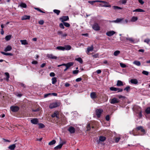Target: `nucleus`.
Wrapping results in <instances>:
<instances>
[{
	"label": "nucleus",
	"instance_id": "3c124183",
	"mask_svg": "<svg viewBox=\"0 0 150 150\" xmlns=\"http://www.w3.org/2000/svg\"><path fill=\"white\" fill-rule=\"evenodd\" d=\"M150 42V39H145L144 40V42L146 43L147 44H149Z\"/></svg>",
	"mask_w": 150,
	"mask_h": 150
},
{
	"label": "nucleus",
	"instance_id": "bf43d9fd",
	"mask_svg": "<svg viewBox=\"0 0 150 150\" xmlns=\"http://www.w3.org/2000/svg\"><path fill=\"white\" fill-rule=\"evenodd\" d=\"M82 80L81 78H79L76 79V82H79L81 81Z\"/></svg>",
	"mask_w": 150,
	"mask_h": 150
},
{
	"label": "nucleus",
	"instance_id": "c85d7f7f",
	"mask_svg": "<svg viewBox=\"0 0 150 150\" xmlns=\"http://www.w3.org/2000/svg\"><path fill=\"white\" fill-rule=\"evenodd\" d=\"M52 83L53 84H54L57 82V79L56 77H54L52 78Z\"/></svg>",
	"mask_w": 150,
	"mask_h": 150
},
{
	"label": "nucleus",
	"instance_id": "052dcab7",
	"mask_svg": "<svg viewBox=\"0 0 150 150\" xmlns=\"http://www.w3.org/2000/svg\"><path fill=\"white\" fill-rule=\"evenodd\" d=\"M117 97L120 99V98H125V97L121 95H118L117 96Z\"/></svg>",
	"mask_w": 150,
	"mask_h": 150
},
{
	"label": "nucleus",
	"instance_id": "79ce46f5",
	"mask_svg": "<svg viewBox=\"0 0 150 150\" xmlns=\"http://www.w3.org/2000/svg\"><path fill=\"white\" fill-rule=\"evenodd\" d=\"M120 52L119 51L117 50L115 51L114 53V55L115 56H117L120 53Z\"/></svg>",
	"mask_w": 150,
	"mask_h": 150
},
{
	"label": "nucleus",
	"instance_id": "de8ad7c7",
	"mask_svg": "<svg viewBox=\"0 0 150 150\" xmlns=\"http://www.w3.org/2000/svg\"><path fill=\"white\" fill-rule=\"evenodd\" d=\"M39 128H42L45 127V125L42 123H40L39 124Z\"/></svg>",
	"mask_w": 150,
	"mask_h": 150
},
{
	"label": "nucleus",
	"instance_id": "e2e57ef3",
	"mask_svg": "<svg viewBox=\"0 0 150 150\" xmlns=\"http://www.w3.org/2000/svg\"><path fill=\"white\" fill-rule=\"evenodd\" d=\"M98 56V54H95L92 55V56L95 58H97Z\"/></svg>",
	"mask_w": 150,
	"mask_h": 150
},
{
	"label": "nucleus",
	"instance_id": "2f4dec72",
	"mask_svg": "<svg viewBox=\"0 0 150 150\" xmlns=\"http://www.w3.org/2000/svg\"><path fill=\"white\" fill-rule=\"evenodd\" d=\"M11 37V35H7L6 36L5 39L6 41H8L10 40Z\"/></svg>",
	"mask_w": 150,
	"mask_h": 150
},
{
	"label": "nucleus",
	"instance_id": "393cba45",
	"mask_svg": "<svg viewBox=\"0 0 150 150\" xmlns=\"http://www.w3.org/2000/svg\"><path fill=\"white\" fill-rule=\"evenodd\" d=\"M106 139L105 137L103 136H100L99 137V140L101 142H104Z\"/></svg>",
	"mask_w": 150,
	"mask_h": 150
},
{
	"label": "nucleus",
	"instance_id": "13d9d810",
	"mask_svg": "<svg viewBox=\"0 0 150 150\" xmlns=\"http://www.w3.org/2000/svg\"><path fill=\"white\" fill-rule=\"evenodd\" d=\"M44 21L43 20H41L38 22L39 23L40 25H42L44 23Z\"/></svg>",
	"mask_w": 150,
	"mask_h": 150
},
{
	"label": "nucleus",
	"instance_id": "39448f33",
	"mask_svg": "<svg viewBox=\"0 0 150 150\" xmlns=\"http://www.w3.org/2000/svg\"><path fill=\"white\" fill-rule=\"evenodd\" d=\"M69 19V17L68 16H62L59 18V20L62 22L66 21Z\"/></svg>",
	"mask_w": 150,
	"mask_h": 150
},
{
	"label": "nucleus",
	"instance_id": "bb28decb",
	"mask_svg": "<svg viewBox=\"0 0 150 150\" xmlns=\"http://www.w3.org/2000/svg\"><path fill=\"white\" fill-rule=\"evenodd\" d=\"M64 50H69L71 49V47L70 45H66L64 47Z\"/></svg>",
	"mask_w": 150,
	"mask_h": 150
},
{
	"label": "nucleus",
	"instance_id": "a19ab883",
	"mask_svg": "<svg viewBox=\"0 0 150 150\" xmlns=\"http://www.w3.org/2000/svg\"><path fill=\"white\" fill-rule=\"evenodd\" d=\"M20 6L23 8H26L27 7V6L26 4L24 3H21V4L20 5Z\"/></svg>",
	"mask_w": 150,
	"mask_h": 150
},
{
	"label": "nucleus",
	"instance_id": "49530a36",
	"mask_svg": "<svg viewBox=\"0 0 150 150\" xmlns=\"http://www.w3.org/2000/svg\"><path fill=\"white\" fill-rule=\"evenodd\" d=\"M120 138V137H116L115 139V141L116 143H117L119 141Z\"/></svg>",
	"mask_w": 150,
	"mask_h": 150
},
{
	"label": "nucleus",
	"instance_id": "f704fd0d",
	"mask_svg": "<svg viewBox=\"0 0 150 150\" xmlns=\"http://www.w3.org/2000/svg\"><path fill=\"white\" fill-rule=\"evenodd\" d=\"M112 7L115 10L116 9H122V8H121L120 7L118 6H112Z\"/></svg>",
	"mask_w": 150,
	"mask_h": 150
},
{
	"label": "nucleus",
	"instance_id": "6e6552de",
	"mask_svg": "<svg viewBox=\"0 0 150 150\" xmlns=\"http://www.w3.org/2000/svg\"><path fill=\"white\" fill-rule=\"evenodd\" d=\"M91 98L93 99H94L97 98V96L95 92H92L90 93Z\"/></svg>",
	"mask_w": 150,
	"mask_h": 150
},
{
	"label": "nucleus",
	"instance_id": "6e6d98bb",
	"mask_svg": "<svg viewBox=\"0 0 150 150\" xmlns=\"http://www.w3.org/2000/svg\"><path fill=\"white\" fill-rule=\"evenodd\" d=\"M88 2L91 4V5H93V4L96 2V1H88Z\"/></svg>",
	"mask_w": 150,
	"mask_h": 150
},
{
	"label": "nucleus",
	"instance_id": "1a4fd4ad",
	"mask_svg": "<svg viewBox=\"0 0 150 150\" xmlns=\"http://www.w3.org/2000/svg\"><path fill=\"white\" fill-rule=\"evenodd\" d=\"M65 143H66L65 142H61V144H59V145H58V146H56V147H55L54 148V149L57 150L58 149H60L62 148V145L64 144H65Z\"/></svg>",
	"mask_w": 150,
	"mask_h": 150
},
{
	"label": "nucleus",
	"instance_id": "37998d69",
	"mask_svg": "<svg viewBox=\"0 0 150 150\" xmlns=\"http://www.w3.org/2000/svg\"><path fill=\"white\" fill-rule=\"evenodd\" d=\"M145 112L148 114H150V107L147 108L145 110Z\"/></svg>",
	"mask_w": 150,
	"mask_h": 150
},
{
	"label": "nucleus",
	"instance_id": "7ed1b4c3",
	"mask_svg": "<svg viewBox=\"0 0 150 150\" xmlns=\"http://www.w3.org/2000/svg\"><path fill=\"white\" fill-rule=\"evenodd\" d=\"M120 100L117 98H114L110 100V102L111 104H114L119 103Z\"/></svg>",
	"mask_w": 150,
	"mask_h": 150
},
{
	"label": "nucleus",
	"instance_id": "412c9836",
	"mask_svg": "<svg viewBox=\"0 0 150 150\" xmlns=\"http://www.w3.org/2000/svg\"><path fill=\"white\" fill-rule=\"evenodd\" d=\"M116 85L117 86H121L123 85L122 82L120 80H118Z\"/></svg>",
	"mask_w": 150,
	"mask_h": 150
},
{
	"label": "nucleus",
	"instance_id": "7c9ffc66",
	"mask_svg": "<svg viewBox=\"0 0 150 150\" xmlns=\"http://www.w3.org/2000/svg\"><path fill=\"white\" fill-rule=\"evenodd\" d=\"M127 1V0H121L119 1V3L120 4H125Z\"/></svg>",
	"mask_w": 150,
	"mask_h": 150
},
{
	"label": "nucleus",
	"instance_id": "dca6fc26",
	"mask_svg": "<svg viewBox=\"0 0 150 150\" xmlns=\"http://www.w3.org/2000/svg\"><path fill=\"white\" fill-rule=\"evenodd\" d=\"M52 117L53 118L56 117L57 119H59V117L58 112L57 111H55L54 113L52 115Z\"/></svg>",
	"mask_w": 150,
	"mask_h": 150
},
{
	"label": "nucleus",
	"instance_id": "f3484780",
	"mask_svg": "<svg viewBox=\"0 0 150 150\" xmlns=\"http://www.w3.org/2000/svg\"><path fill=\"white\" fill-rule=\"evenodd\" d=\"M130 82L134 84H137L138 83L137 80L136 79H131L130 80Z\"/></svg>",
	"mask_w": 150,
	"mask_h": 150
},
{
	"label": "nucleus",
	"instance_id": "ea45409f",
	"mask_svg": "<svg viewBox=\"0 0 150 150\" xmlns=\"http://www.w3.org/2000/svg\"><path fill=\"white\" fill-rule=\"evenodd\" d=\"M99 5L101 6L104 7H111V6L110 5H102V4H100Z\"/></svg>",
	"mask_w": 150,
	"mask_h": 150
},
{
	"label": "nucleus",
	"instance_id": "9d476101",
	"mask_svg": "<svg viewBox=\"0 0 150 150\" xmlns=\"http://www.w3.org/2000/svg\"><path fill=\"white\" fill-rule=\"evenodd\" d=\"M74 64V63L73 62H69L67 64H63V65L69 68L70 67L72 66Z\"/></svg>",
	"mask_w": 150,
	"mask_h": 150
},
{
	"label": "nucleus",
	"instance_id": "864d4df0",
	"mask_svg": "<svg viewBox=\"0 0 150 150\" xmlns=\"http://www.w3.org/2000/svg\"><path fill=\"white\" fill-rule=\"evenodd\" d=\"M120 65L122 68H125L126 67V66L124 64L122 63H120Z\"/></svg>",
	"mask_w": 150,
	"mask_h": 150
},
{
	"label": "nucleus",
	"instance_id": "9b49d317",
	"mask_svg": "<svg viewBox=\"0 0 150 150\" xmlns=\"http://www.w3.org/2000/svg\"><path fill=\"white\" fill-rule=\"evenodd\" d=\"M115 33V32L114 31H110L107 32L106 35L108 36H111L113 35Z\"/></svg>",
	"mask_w": 150,
	"mask_h": 150
},
{
	"label": "nucleus",
	"instance_id": "4d7b16f0",
	"mask_svg": "<svg viewBox=\"0 0 150 150\" xmlns=\"http://www.w3.org/2000/svg\"><path fill=\"white\" fill-rule=\"evenodd\" d=\"M63 24H63L62 23H60L59 25V27L61 28L64 29V27Z\"/></svg>",
	"mask_w": 150,
	"mask_h": 150
},
{
	"label": "nucleus",
	"instance_id": "f8f14e48",
	"mask_svg": "<svg viewBox=\"0 0 150 150\" xmlns=\"http://www.w3.org/2000/svg\"><path fill=\"white\" fill-rule=\"evenodd\" d=\"M68 130L71 134L74 133L75 131V129L72 126L70 127Z\"/></svg>",
	"mask_w": 150,
	"mask_h": 150
},
{
	"label": "nucleus",
	"instance_id": "680f3d73",
	"mask_svg": "<svg viewBox=\"0 0 150 150\" xmlns=\"http://www.w3.org/2000/svg\"><path fill=\"white\" fill-rule=\"evenodd\" d=\"M50 76L53 77L55 76V74L53 72H51L50 73Z\"/></svg>",
	"mask_w": 150,
	"mask_h": 150
},
{
	"label": "nucleus",
	"instance_id": "a18cd8bd",
	"mask_svg": "<svg viewBox=\"0 0 150 150\" xmlns=\"http://www.w3.org/2000/svg\"><path fill=\"white\" fill-rule=\"evenodd\" d=\"M34 9L37 10L38 11L41 12V13H45V12H44L43 11H42L40 9V8H34Z\"/></svg>",
	"mask_w": 150,
	"mask_h": 150
},
{
	"label": "nucleus",
	"instance_id": "6ab92c4d",
	"mask_svg": "<svg viewBox=\"0 0 150 150\" xmlns=\"http://www.w3.org/2000/svg\"><path fill=\"white\" fill-rule=\"evenodd\" d=\"M12 48L10 45L7 46L6 47L4 51L5 52L10 51L11 50Z\"/></svg>",
	"mask_w": 150,
	"mask_h": 150
},
{
	"label": "nucleus",
	"instance_id": "69168bd1",
	"mask_svg": "<svg viewBox=\"0 0 150 150\" xmlns=\"http://www.w3.org/2000/svg\"><path fill=\"white\" fill-rule=\"evenodd\" d=\"M142 126H138V127H137L136 128V129L138 130H140L141 129V128H142Z\"/></svg>",
	"mask_w": 150,
	"mask_h": 150
},
{
	"label": "nucleus",
	"instance_id": "5fc2aeb1",
	"mask_svg": "<svg viewBox=\"0 0 150 150\" xmlns=\"http://www.w3.org/2000/svg\"><path fill=\"white\" fill-rule=\"evenodd\" d=\"M79 72V71L78 70H74L73 71V73L74 74H77Z\"/></svg>",
	"mask_w": 150,
	"mask_h": 150
},
{
	"label": "nucleus",
	"instance_id": "c9c22d12",
	"mask_svg": "<svg viewBox=\"0 0 150 150\" xmlns=\"http://www.w3.org/2000/svg\"><path fill=\"white\" fill-rule=\"evenodd\" d=\"M56 49H57L58 50H64V47H62V46H58L56 48Z\"/></svg>",
	"mask_w": 150,
	"mask_h": 150
},
{
	"label": "nucleus",
	"instance_id": "aec40b11",
	"mask_svg": "<svg viewBox=\"0 0 150 150\" xmlns=\"http://www.w3.org/2000/svg\"><path fill=\"white\" fill-rule=\"evenodd\" d=\"M16 147V145L14 144L9 146L8 147V148L11 150H13L15 149Z\"/></svg>",
	"mask_w": 150,
	"mask_h": 150
},
{
	"label": "nucleus",
	"instance_id": "8fccbe9b",
	"mask_svg": "<svg viewBox=\"0 0 150 150\" xmlns=\"http://www.w3.org/2000/svg\"><path fill=\"white\" fill-rule=\"evenodd\" d=\"M142 73L145 75H148L149 74V73L148 71H143Z\"/></svg>",
	"mask_w": 150,
	"mask_h": 150
},
{
	"label": "nucleus",
	"instance_id": "58836bf2",
	"mask_svg": "<svg viewBox=\"0 0 150 150\" xmlns=\"http://www.w3.org/2000/svg\"><path fill=\"white\" fill-rule=\"evenodd\" d=\"M54 12L56 13L57 15H59L60 13V11L57 9H54L53 11Z\"/></svg>",
	"mask_w": 150,
	"mask_h": 150
},
{
	"label": "nucleus",
	"instance_id": "e433bc0d",
	"mask_svg": "<svg viewBox=\"0 0 150 150\" xmlns=\"http://www.w3.org/2000/svg\"><path fill=\"white\" fill-rule=\"evenodd\" d=\"M5 74L6 76V80L8 81L9 78L10 76L9 74V73L8 72H5Z\"/></svg>",
	"mask_w": 150,
	"mask_h": 150
},
{
	"label": "nucleus",
	"instance_id": "c756f323",
	"mask_svg": "<svg viewBox=\"0 0 150 150\" xmlns=\"http://www.w3.org/2000/svg\"><path fill=\"white\" fill-rule=\"evenodd\" d=\"M75 60L79 62L80 63L82 64L83 63V60L80 57H79L78 58H76Z\"/></svg>",
	"mask_w": 150,
	"mask_h": 150
},
{
	"label": "nucleus",
	"instance_id": "5701e85b",
	"mask_svg": "<svg viewBox=\"0 0 150 150\" xmlns=\"http://www.w3.org/2000/svg\"><path fill=\"white\" fill-rule=\"evenodd\" d=\"M133 64L137 66H140L141 65V63L139 61H135L133 62Z\"/></svg>",
	"mask_w": 150,
	"mask_h": 150
},
{
	"label": "nucleus",
	"instance_id": "cd10ccee",
	"mask_svg": "<svg viewBox=\"0 0 150 150\" xmlns=\"http://www.w3.org/2000/svg\"><path fill=\"white\" fill-rule=\"evenodd\" d=\"M20 42L22 45H26L28 44V42L26 40H20Z\"/></svg>",
	"mask_w": 150,
	"mask_h": 150
},
{
	"label": "nucleus",
	"instance_id": "2eb2a0df",
	"mask_svg": "<svg viewBox=\"0 0 150 150\" xmlns=\"http://www.w3.org/2000/svg\"><path fill=\"white\" fill-rule=\"evenodd\" d=\"M93 45H92L91 47H88L87 48V50L86 51V53L88 54L90 51H93Z\"/></svg>",
	"mask_w": 150,
	"mask_h": 150
},
{
	"label": "nucleus",
	"instance_id": "72a5a7b5",
	"mask_svg": "<svg viewBox=\"0 0 150 150\" xmlns=\"http://www.w3.org/2000/svg\"><path fill=\"white\" fill-rule=\"evenodd\" d=\"M1 53L2 54L6 55L12 56L13 55L12 53H5L4 52H1Z\"/></svg>",
	"mask_w": 150,
	"mask_h": 150
},
{
	"label": "nucleus",
	"instance_id": "4be33fe9",
	"mask_svg": "<svg viewBox=\"0 0 150 150\" xmlns=\"http://www.w3.org/2000/svg\"><path fill=\"white\" fill-rule=\"evenodd\" d=\"M138 20V18L136 16H133L130 20L131 22H134Z\"/></svg>",
	"mask_w": 150,
	"mask_h": 150
},
{
	"label": "nucleus",
	"instance_id": "0e129e2a",
	"mask_svg": "<svg viewBox=\"0 0 150 150\" xmlns=\"http://www.w3.org/2000/svg\"><path fill=\"white\" fill-rule=\"evenodd\" d=\"M105 119L106 120L109 121L110 119V117L109 115H107Z\"/></svg>",
	"mask_w": 150,
	"mask_h": 150
},
{
	"label": "nucleus",
	"instance_id": "473e14b6",
	"mask_svg": "<svg viewBox=\"0 0 150 150\" xmlns=\"http://www.w3.org/2000/svg\"><path fill=\"white\" fill-rule=\"evenodd\" d=\"M110 89L112 91H116L118 90V88L112 87L110 88Z\"/></svg>",
	"mask_w": 150,
	"mask_h": 150
},
{
	"label": "nucleus",
	"instance_id": "f257e3e1",
	"mask_svg": "<svg viewBox=\"0 0 150 150\" xmlns=\"http://www.w3.org/2000/svg\"><path fill=\"white\" fill-rule=\"evenodd\" d=\"M60 105L59 103L57 102H54L50 104L49 105V108L51 109H52L59 106Z\"/></svg>",
	"mask_w": 150,
	"mask_h": 150
},
{
	"label": "nucleus",
	"instance_id": "ddd939ff",
	"mask_svg": "<svg viewBox=\"0 0 150 150\" xmlns=\"http://www.w3.org/2000/svg\"><path fill=\"white\" fill-rule=\"evenodd\" d=\"M31 123L33 124L36 125L38 122V120L37 118H34L30 120Z\"/></svg>",
	"mask_w": 150,
	"mask_h": 150
},
{
	"label": "nucleus",
	"instance_id": "f03ea898",
	"mask_svg": "<svg viewBox=\"0 0 150 150\" xmlns=\"http://www.w3.org/2000/svg\"><path fill=\"white\" fill-rule=\"evenodd\" d=\"M103 110L101 109H97L96 110V115L98 118H99Z\"/></svg>",
	"mask_w": 150,
	"mask_h": 150
},
{
	"label": "nucleus",
	"instance_id": "4c0bfd02",
	"mask_svg": "<svg viewBox=\"0 0 150 150\" xmlns=\"http://www.w3.org/2000/svg\"><path fill=\"white\" fill-rule=\"evenodd\" d=\"M56 141L54 140H53L49 143V144L51 145L54 144L56 143Z\"/></svg>",
	"mask_w": 150,
	"mask_h": 150
},
{
	"label": "nucleus",
	"instance_id": "a211bd4d",
	"mask_svg": "<svg viewBox=\"0 0 150 150\" xmlns=\"http://www.w3.org/2000/svg\"><path fill=\"white\" fill-rule=\"evenodd\" d=\"M30 16H29L25 15L23 16L21 18L22 20L29 19L30 18Z\"/></svg>",
	"mask_w": 150,
	"mask_h": 150
},
{
	"label": "nucleus",
	"instance_id": "423d86ee",
	"mask_svg": "<svg viewBox=\"0 0 150 150\" xmlns=\"http://www.w3.org/2000/svg\"><path fill=\"white\" fill-rule=\"evenodd\" d=\"M10 109L12 112H16L19 110V108L17 106H12L10 107Z\"/></svg>",
	"mask_w": 150,
	"mask_h": 150
},
{
	"label": "nucleus",
	"instance_id": "b1692460",
	"mask_svg": "<svg viewBox=\"0 0 150 150\" xmlns=\"http://www.w3.org/2000/svg\"><path fill=\"white\" fill-rule=\"evenodd\" d=\"M133 12H144V11L140 8H137L134 10L133 11Z\"/></svg>",
	"mask_w": 150,
	"mask_h": 150
},
{
	"label": "nucleus",
	"instance_id": "4468645a",
	"mask_svg": "<svg viewBox=\"0 0 150 150\" xmlns=\"http://www.w3.org/2000/svg\"><path fill=\"white\" fill-rule=\"evenodd\" d=\"M123 19V18H118L116 20H115L111 21H110L109 22H110L119 23L121 22L122 21Z\"/></svg>",
	"mask_w": 150,
	"mask_h": 150
},
{
	"label": "nucleus",
	"instance_id": "20e7f679",
	"mask_svg": "<svg viewBox=\"0 0 150 150\" xmlns=\"http://www.w3.org/2000/svg\"><path fill=\"white\" fill-rule=\"evenodd\" d=\"M92 27L94 30H100V27L97 23H94Z\"/></svg>",
	"mask_w": 150,
	"mask_h": 150
},
{
	"label": "nucleus",
	"instance_id": "09e8293b",
	"mask_svg": "<svg viewBox=\"0 0 150 150\" xmlns=\"http://www.w3.org/2000/svg\"><path fill=\"white\" fill-rule=\"evenodd\" d=\"M87 130V131H89L91 129V127L90 125V124H88L87 125V126L86 127Z\"/></svg>",
	"mask_w": 150,
	"mask_h": 150
},
{
	"label": "nucleus",
	"instance_id": "a878e982",
	"mask_svg": "<svg viewBox=\"0 0 150 150\" xmlns=\"http://www.w3.org/2000/svg\"><path fill=\"white\" fill-rule=\"evenodd\" d=\"M126 39L127 40L129 41L130 42H131L132 43H134V40L132 38H126Z\"/></svg>",
	"mask_w": 150,
	"mask_h": 150
},
{
	"label": "nucleus",
	"instance_id": "c03bdc74",
	"mask_svg": "<svg viewBox=\"0 0 150 150\" xmlns=\"http://www.w3.org/2000/svg\"><path fill=\"white\" fill-rule=\"evenodd\" d=\"M64 25L66 27H69L70 26V25L69 23H66V22H64L63 23Z\"/></svg>",
	"mask_w": 150,
	"mask_h": 150
},
{
	"label": "nucleus",
	"instance_id": "338daca9",
	"mask_svg": "<svg viewBox=\"0 0 150 150\" xmlns=\"http://www.w3.org/2000/svg\"><path fill=\"white\" fill-rule=\"evenodd\" d=\"M38 63V62L36 61H32V63L33 64H37Z\"/></svg>",
	"mask_w": 150,
	"mask_h": 150
},
{
	"label": "nucleus",
	"instance_id": "0eeeda50",
	"mask_svg": "<svg viewBox=\"0 0 150 150\" xmlns=\"http://www.w3.org/2000/svg\"><path fill=\"white\" fill-rule=\"evenodd\" d=\"M47 57L50 59H56L57 58V57L54 56L52 54H47Z\"/></svg>",
	"mask_w": 150,
	"mask_h": 150
},
{
	"label": "nucleus",
	"instance_id": "774afa93",
	"mask_svg": "<svg viewBox=\"0 0 150 150\" xmlns=\"http://www.w3.org/2000/svg\"><path fill=\"white\" fill-rule=\"evenodd\" d=\"M139 2L142 5L144 3V1L142 0H139Z\"/></svg>",
	"mask_w": 150,
	"mask_h": 150
},
{
	"label": "nucleus",
	"instance_id": "603ef678",
	"mask_svg": "<svg viewBox=\"0 0 150 150\" xmlns=\"http://www.w3.org/2000/svg\"><path fill=\"white\" fill-rule=\"evenodd\" d=\"M130 88V87L129 86H127V87H126L124 89V90H126L127 92H128Z\"/></svg>",
	"mask_w": 150,
	"mask_h": 150
}]
</instances>
